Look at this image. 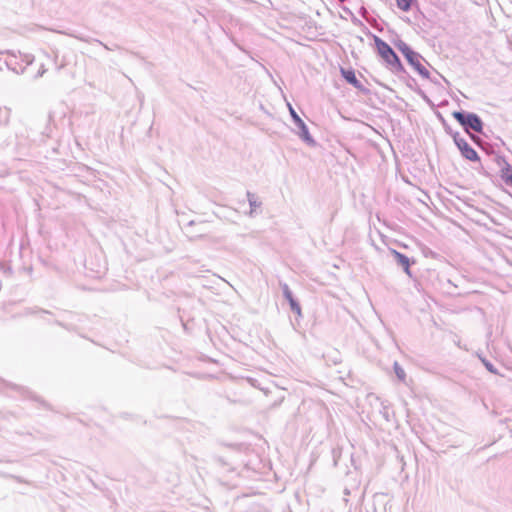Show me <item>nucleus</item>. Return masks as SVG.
<instances>
[{"instance_id": "1a4fd4ad", "label": "nucleus", "mask_w": 512, "mask_h": 512, "mask_svg": "<svg viewBox=\"0 0 512 512\" xmlns=\"http://www.w3.org/2000/svg\"><path fill=\"white\" fill-rule=\"evenodd\" d=\"M290 112H291V115L293 117V119L295 120V122L303 129L305 130V132H307V128L304 124V122L301 120V118L296 114V112L290 108Z\"/></svg>"}, {"instance_id": "39448f33", "label": "nucleus", "mask_w": 512, "mask_h": 512, "mask_svg": "<svg viewBox=\"0 0 512 512\" xmlns=\"http://www.w3.org/2000/svg\"><path fill=\"white\" fill-rule=\"evenodd\" d=\"M341 74L342 76L344 77V79L350 83L351 85H353L354 87L356 88H360L361 87V83L360 81L357 79L356 75H355V72L351 69H344V68H341Z\"/></svg>"}, {"instance_id": "9b49d317", "label": "nucleus", "mask_w": 512, "mask_h": 512, "mask_svg": "<svg viewBox=\"0 0 512 512\" xmlns=\"http://www.w3.org/2000/svg\"><path fill=\"white\" fill-rule=\"evenodd\" d=\"M283 292H284L285 298L288 300L289 303L291 302V300H295L292 295V292L290 291V289L287 285H284Z\"/></svg>"}, {"instance_id": "7ed1b4c3", "label": "nucleus", "mask_w": 512, "mask_h": 512, "mask_svg": "<svg viewBox=\"0 0 512 512\" xmlns=\"http://www.w3.org/2000/svg\"><path fill=\"white\" fill-rule=\"evenodd\" d=\"M401 52L407 59V61L421 74L424 76L428 75L427 69L421 64L419 55L414 52L410 47L407 45H403L400 47Z\"/></svg>"}, {"instance_id": "0eeeda50", "label": "nucleus", "mask_w": 512, "mask_h": 512, "mask_svg": "<svg viewBox=\"0 0 512 512\" xmlns=\"http://www.w3.org/2000/svg\"><path fill=\"white\" fill-rule=\"evenodd\" d=\"M501 178L506 184L512 186V168L506 167V168L502 169Z\"/></svg>"}, {"instance_id": "f03ea898", "label": "nucleus", "mask_w": 512, "mask_h": 512, "mask_svg": "<svg viewBox=\"0 0 512 512\" xmlns=\"http://www.w3.org/2000/svg\"><path fill=\"white\" fill-rule=\"evenodd\" d=\"M452 116L463 126L469 127L475 132L482 130V122L480 118L475 114H469L465 116L463 113L455 111Z\"/></svg>"}, {"instance_id": "f257e3e1", "label": "nucleus", "mask_w": 512, "mask_h": 512, "mask_svg": "<svg viewBox=\"0 0 512 512\" xmlns=\"http://www.w3.org/2000/svg\"><path fill=\"white\" fill-rule=\"evenodd\" d=\"M375 45L380 57L387 63L388 66L391 67L392 70L396 72L403 71V65L401 64L399 57L385 41L376 37Z\"/></svg>"}, {"instance_id": "6e6552de", "label": "nucleus", "mask_w": 512, "mask_h": 512, "mask_svg": "<svg viewBox=\"0 0 512 512\" xmlns=\"http://www.w3.org/2000/svg\"><path fill=\"white\" fill-rule=\"evenodd\" d=\"M411 3H412V0H396L397 7L404 12H407L410 10Z\"/></svg>"}, {"instance_id": "f8f14e48", "label": "nucleus", "mask_w": 512, "mask_h": 512, "mask_svg": "<svg viewBox=\"0 0 512 512\" xmlns=\"http://www.w3.org/2000/svg\"><path fill=\"white\" fill-rule=\"evenodd\" d=\"M486 366H487V368H488L490 371H492V369H491V365H488V364H487Z\"/></svg>"}, {"instance_id": "9d476101", "label": "nucleus", "mask_w": 512, "mask_h": 512, "mask_svg": "<svg viewBox=\"0 0 512 512\" xmlns=\"http://www.w3.org/2000/svg\"><path fill=\"white\" fill-rule=\"evenodd\" d=\"M289 304H290V307H291L292 311L294 313H296L298 316H300L301 315V307L297 303V301L296 300H291V302Z\"/></svg>"}, {"instance_id": "20e7f679", "label": "nucleus", "mask_w": 512, "mask_h": 512, "mask_svg": "<svg viewBox=\"0 0 512 512\" xmlns=\"http://www.w3.org/2000/svg\"><path fill=\"white\" fill-rule=\"evenodd\" d=\"M455 143L459 150L461 151L462 155L470 160V161H477L479 160L477 152L472 148L464 139L462 138H455Z\"/></svg>"}, {"instance_id": "423d86ee", "label": "nucleus", "mask_w": 512, "mask_h": 512, "mask_svg": "<svg viewBox=\"0 0 512 512\" xmlns=\"http://www.w3.org/2000/svg\"><path fill=\"white\" fill-rule=\"evenodd\" d=\"M392 254L395 257V259L397 260V262L404 268L405 272L408 275H410V260H409V258L396 250H392Z\"/></svg>"}]
</instances>
